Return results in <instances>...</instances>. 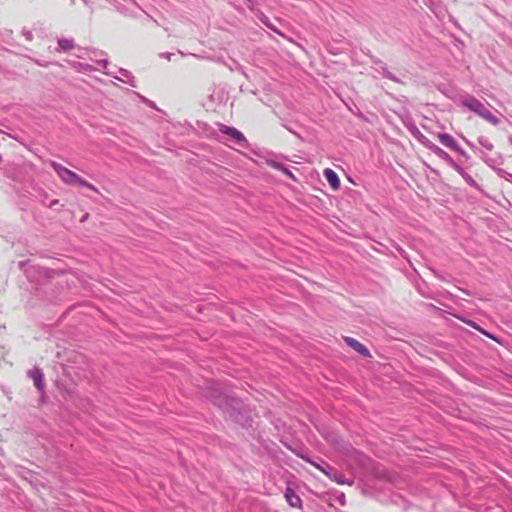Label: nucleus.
Listing matches in <instances>:
<instances>
[{
  "label": "nucleus",
  "instance_id": "1",
  "mask_svg": "<svg viewBox=\"0 0 512 512\" xmlns=\"http://www.w3.org/2000/svg\"><path fill=\"white\" fill-rule=\"evenodd\" d=\"M205 397L214 406L223 411L234 423L243 428L252 426V409L240 398L227 395L215 386H210L206 389Z\"/></svg>",
  "mask_w": 512,
  "mask_h": 512
},
{
  "label": "nucleus",
  "instance_id": "2",
  "mask_svg": "<svg viewBox=\"0 0 512 512\" xmlns=\"http://www.w3.org/2000/svg\"><path fill=\"white\" fill-rule=\"evenodd\" d=\"M460 103L463 107L476 113L478 116L485 119L487 122L491 123L492 125L496 126L500 123V119L498 117H496L494 114H492L485 107V105L480 100H478L476 97L466 93L460 97Z\"/></svg>",
  "mask_w": 512,
  "mask_h": 512
},
{
  "label": "nucleus",
  "instance_id": "3",
  "mask_svg": "<svg viewBox=\"0 0 512 512\" xmlns=\"http://www.w3.org/2000/svg\"><path fill=\"white\" fill-rule=\"evenodd\" d=\"M219 131L228 137L229 140L233 141L241 148H248L249 142L244 136V134L236 129L235 127L227 126L224 124H220Z\"/></svg>",
  "mask_w": 512,
  "mask_h": 512
},
{
  "label": "nucleus",
  "instance_id": "4",
  "mask_svg": "<svg viewBox=\"0 0 512 512\" xmlns=\"http://www.w3.org/2000/svg\"><path fill=\"white\" fill-rule=\"evenodd\" d=\"M52 169L56 172V174L61 178V180L68 185H76L80 180V176L73 172L72 170L64 167L58 162L52 161L50 163Z\"/></svg>",
  "mask_w": 512,
  "mask_h": 512
},
{
  "label": "nucleus",
  "instance_id": "5",
  "mask_svg": "<svg viewBox=\"0 0 512 512\" xmlns=\"http://www.w3.org/2000/svg\"><path fill=\"white\" fill-rule=\"evenodd\" d=\"M19 268L26 274L27 278L33 281L34 279V272L37 273L39 277H45V278H51L52 277V270H49L47 268L42 267H36L30 264V261H20L19 262Z\"/></svg>",
  "mask_w": 512,
  "mask_h": 512
},
{
  "label": "nucleus",
  "instance_id": "6",
  "mask_svg": "<svg viewBox=\"0 0 512 512\" xmlns=\"http://www.w3.org/2000/svg\"><path fill=\"white\" fill-rule=\"evenodd\" d=\"M370 61L372 64L377 65L379 68L377 71L386 79H389L395 83H402V81L391 71L388 70L387 66L376 56L371 55Z\"/></svg>",
  "mask_w": 512,
  "mask_h": 512
},
{
  "label": "nucleus",
  "instance_id": "7",
  "mask_svg": "<svg viewBox=\"0 0 512 512\" xmlns=\"http://www.w3.org/2000/svg\"><path fill=\"white\" fill-rule=\"evenodd\" d=\"M405 127L408 129V131L411 133V135L425 148L429 145L431 140H429L416 126V124L410 120L408 122H405Z\"/></svg>",
  "mask_w": 512,
  "mask_h": 512
},
{
  "label": "nucleus",
  "instance_id": "8",
  "mask_svg": "<svg viewBox=\"0 0 512 512\" xmlns=\"http://www.w3.org/2000/svg\"><path fill=\"white\" fill-rule=\"evenodd\" d=\"M426 149L430 150L432 153H434L441 160L445 161L452 168L457 163L445 150L434 144L432 141L429 143Z\"/></svg>",
  "mask_w": 512,
  "mask_h": 512
},
{
  "label": "nucleus",
  "instance_id": "9",
  "mask_svg": "<svg viewBox=\"0 0 512 512\" xmlns=\"http://www.w3.org/2000/svg\"><path fill=\"white\" fill-rule=\"evenodd\" d=\"M345 343L352 349H354L357 353L365 358H370L371 353L369 349L362 343H360L357 339L352 337H344Z\"/></svg>",
  "mask_w": 512,
  "mask_h": 512
},
{
  "label": "nucleus",
  "instance_id": "10",
  "mask_svg": "<svg viewBox=\"0 0 512 512\" xmlns=\"http://www.w3.org/2000/svg\"><path fill=\"white\" fill-rule=\"evenodd\" d=\"M267 164L271 168H273L275 170H278V171H281L288 178H290V179H292L294 181H297V179H296L295 175L293 174V172L291 171V169L287 165H285L283 162H280V161H277V160H273V159H269V160H267Z\"/></svg>",
  "mask_w": 512,
  "mask_h": 512
},
{
  "label": "nucleus",
  "instance_id": "11",
  "mask_svg": "<svg viewBox=\"0 0 512 512\" xmlns=\"http://www.w3.org/2000/svg\"><path fill=\"white\" fill-rule=\"evenodd\" d=\"M28 375L30 378L33 379L34 385L37 388V390L42 392L45 388L44 373L42 372V370L40 368L35 367L34 369L28 371Z\"/></svg>",
  "mask_w": 512,
  "mask_h": 512
},
{
  "label": "nucleus",
  "instance_id": "12",
  "mask_svg": "<svg viewBox=\"0 0 512 512\" xmlns=\"http://www.w3.org/2000/svg\"><path fill=\"white\" fill-rule=\"evenodd\" d=\"M479 158L494 170L497 169V166L504 163V159L500 154L496 155L495 157H490L484 151H479Z\"/></svg>",
  "mask_w": 512,
  "mask_h": 512
},
{
  "label": "nucleus",
  "instance_id": "13",
  "mask_svg": "<svg viewBox=\"0 0 512 512\" xmlns=\"http://www.w3.org/2000/svg\"><path fill=\"white\" fill-rule=\"evenodd\" d=\"M284 496L291 507L302 508V500L293 488L288 486L285 490Z\"/></svg>",
  "mask_w": 512,
  "mask_h": 512
},
{
  "label": "nucleus",
  "instance_id": "14",
  "mask_svg": "<svg viewBox=\"0 0 512 512\" xmlns=\"http://www.w3.org/2000/svg\"><path fill=\"white\" fill-rule=\"evenodd\" d=\"M325 179L333 190L340 188L341 182L338 174L331 168H326L323 172Z\"/></svg>",
  "mask_w": 512,
  "mask_h": 512
},
{
  "label": "nucleus",
  "instance_id": "15",
  "mask_svg": "<svg viewBox=\"0 0 512 512\" xmlns=\"http://www.w3.org/2000/svg\"><path fill=\"white\" fill-rule=\"evenodd\" d=\"M325 466L327 468V471H325V474L334 482L337 484H346V478L345 476L336 468L330 466L328 463H325Z\"/></svg>",
  "mask_w": 512,
  "mask_h": 512
},
{
  "label": "nucleus",
  "instance_id": "16",
  "mask_svg": "<svg viewBox=\"0 0 512 512\" xmlns=\"http://www.w3.org/2000/svg\"><path fill=\"white\" fill-rule=\"evenodd\" d=\"M437 138L443 146H445L446 148H449L450 150L455 151L459 146L457 141L448 133H445V132L438 133Z\"/></svg>",
  "mask_w": 512,
  "mask_h": 512
},
{
  "label": "nucleus",
  "instance_id": "17",
  "mask_svg": "<svg viewBox=\"0 0 512 512\" xmlns=\"http://www.w3.org/2000/svg\"><path fill=\"white\" fill-rule=\"evenodd\" d=\"M453 169L464 179V181L470 186L473 187L479 191H481L480 186L478 183L464 170V168L456 163L453 167Z\"/></svg>",
  "mask_w": 512,
  "mask_h": 512
},
{
  "label": "nucleus",
  "instance_id": "18",
  "mask_svg": "<svg viewBox=\"0 0 512 512\" xmlns=\"http://www.w3.org/2000/svg\"><path fill=\"white\" fill-rule=\"evenodd\" d=\"M118 72L120 76H114V78L123 83H127L132 87H137L136 79L130 71L124 68H120Z\"/></svg>",
  "mask_w": 512,
  "mask_h": 512
},
{
  "label": "nucleus",
  "instance_id": "19",
  "mask_svg": "<svg viewBox=\"0 0 512 512\" xmlns=\"http://www.w3.org/2000/svg\"><path fill=\"white\" fill-rule=\"evenodd\" d=\"M469 326L473 327L474 329H476L477 331H479L481 334L485 335L486 337L496 341V342H500L498 337L495 336L494 334L490 333L489 331L485 330L484 328H482L481 326H479L476 322L472 321V320H467L465 321Z\"/></svg>",
  "mask_w": 512,
  "mask_h": 512
},
{
  "label": "nucleus",
  "instance_id": "20",
  "mask_svg": "<svg viewBox=\"0 0 512 512\" xmlns=\"http://www.w3.org/2000/svg\"><path fill=\"white\" fill-rule=\"evenodd\" d=\"M59 50L63 52H67L74 47L73 39L60 38L58 39Z\"/></svg>",
  "mask_w": 512,
  "mask_h": 512
},
{
  "label": "nucleus",
  "instance_id": "21",
  "mask_svg": "<svg viewBox=\"0 0 512 512\" xmlns=\"http://www.w3.org/2000/svg\"><path fill=\"white\" fill-rule=\"evenodd\" d=\"M478 143L484 147L485 149L489 150V151H492L494 146L493 144L488 140V138L484 137V136H480L478 137L477 139Z\"/></svg>",
  "mask_w": 512,
  "mask_h": 512
},
{
  "label": "nucleus",
  "instance_id": "22",
  "mask_svg": "<svg viewBox=\"0 0 512 512\" xmlns=\"http://www.w3.org/2000/svg\"><path fill=\"white\" fill-rule=\"evenodd\" d=\"M298 456H299V457H301L302 459H304L305 461H307V462L311 463L312 465H314L316 468H318V469H319L320 471H322L324 474H325V471H327V468H326V466H325V463H326V462H324V461H323V462H322V465H320V464H317V463H315V462L311 461V460L309 459V457L305 456L304 454H298Z\"/></svg>",
  "mask_w": 512,
  "mask_h": 512
},
{
  "label": "nucleus",
  "instance_id": "23",
  "mask_svg": "<svg viewBox=\"0 0 512 512\" xmlns=\"http://www.w3.org/2000/svg\"><path fill=\"white\" fill-rule=\"evenodd\" d=\"M78 186H81V187H85V188H88L94 192H98V189L90 182H88L87 180L83 179L80 177V180L77 182Z\"/></svg>",
  "mask_w": 512,
  "mask_h": 512
},
{
  "label": "nucleus",
  "instance_id": "24",
  "mask_svg": "<svg viewBox=\"0 0 512 512\" xmlns=\"http://www.w3.org/2000/svg\"><path fill=\"white\" fill-rule=\"evenodd\" d=\"M461 138L468 145V147H470L479 156V151H482V150L479 149L473 142H471L465 136L462 135Z\"/></svg>",
  "mask_w": 512,
  "mask_h": 512
},
{
  "label": "nucleus",
  "instance_id": "25",
  "mask_svg": "<svg viewBox=\"0 0 512 512\" xmlns=\"http://www.w3.org/2000/svg\"><path fill=\"white\" fill-rule=\"evenodd\" d=\"M496 173L498 176L502 177V178H505L509 181L512 180V174H510L509 172H507L506 170L504 169H501V168H497L496 170Z\"/></svg>",
  "mask_w": 512,
  "mask_h": 512
},
{
  "label": "nucleus",
  "instance_id": "26",
  "mask_svg": "<svg viewBox=\"0 0 512 512\" xmlns=\"http://www.w3.org/2000/svg\"><path fill=\"white\" fill-rule=\"evenodd\" d=\"M478 512H506L503 507L495 505V506H488L483 511Z\"/></svg>",
  "mask_w": 512,
  "mask_h": 512
},
{
  "label": "nucleus",
  "instance_id": "27",
  "mask_svg": "<svg viewBox=\"0 0 512 512\" xmlns=\"http://www.w3.org/2000/svg\"><path fill=\"white\" fill-rule=\"evenodd\" d=\"M261 21L262 23L268 27L269 29H271L272 31L274 32H278V30L274 27V25L269 21L268 17L264 16L261 18Z\"/></svg>",
  "mask_w": 512,
  "mask_h": 512
},
{
  "label": "nucleus",
  "instance_id": "28",
  "mask_svg": "<svg viewBox=\"0 0 512 512\" xmlns=\"http://www.w3.org/2000/svg\"><path fill=\"white\" fill-rule=\"evenodd\" d=\"M336 500L338 501V503L341 506H345L346 505V497H345V494L343 492H340V493L337 494Z\"/></svg>",
  "mask_w": 512,
  "mask_h": 512
},
{
  "label": "nucleus",
  "instance_id": "29",
  "mask_svg": "<svg viewBox=\"0 0 512 512\" xmlns=\"http://www.w3.org/2000/svg\"><path fill=\"white\" fill-rule=\"evenodd\" d=\"M459 155H461L466 160L470 159V156L466 153V151L459 145L458 148L455 150Z\"/></svg>",
  "mask_w": 512,
  "mask_h": 512
},
{
  "label": "nucleus",
  "instance_id": "30",
  "mask_svg": "<svg viewBox=\"0 0 512 512\" xmlns=\"http://www.w3.org/2000/svg\"><path fill=\"white\" fill-rule=\"evenodd\" d=\"M23 36L26 38V40L31 41L33 39V34L31 31L23 29L22 30Z\"/></svg>",
  "mask_w": 512,
  "mask_h": 512
},
{
  "label": "nucleus",
  "instance_id": "31",
  "mask_svg": "<svg viewBox=\"0 0 512 512\" xmlns=\"http://www.w3.org/2000/svg\"><path fill=\"white\" fill-rule=\"evenodd\" d=\"M396 250H397L398 254H399L401 257H403V258H405V259H407V258H408V257H407V252H406L402 247L397 246V247H396Z\"/></svg>",
  "mask_w": 512,
  "mask_h": 512
},
{
  "label": "nucleus",
  "instance_id": "32",
  "mask_svg": "<svg viewBox=\"0 0 512 512\" xmlns=\"http://www.w3.org/2000/svg\"><path fill=\"white\" fill-rule=\"evenodd\" d=\"M143 101L149 106V107H152V108H156L155 106V103L147 98H144L143 97Z\"/></svg>",
  "mask_w": 512,
  "mask_h": 512
},
{
  "label": "nucleus",
  "instance_id": "33",
  "mask_svg": "<svg viewBox=\"0 0 512 512\" xmlns=\"http://www.w3.org/2000/svg\"><path fill=\"white\" fill-rule=\"evenodd\" d=\"M97 63L101 64L104 68H106L109 64V61H108V59H101V60H97Z\"/></svg>",
  "mask_w": 512,
  "mask_h": 512
},
{
  "label": "nucleus",
  "instance_id": "34",
  "mask_svg": "<svg viewBox=\"0 0 512 512\" xmlns=\"http://www.w3.org/2000/svg\"><path fill=\"white\" fill-rule=\"evenodd\" d=\"M59 203V200L58 199H54L52 200L49 204H48V207L52 208L54 207L55 205H57Z\"/></svg>",
  "mask_w": 512,
  "mask_h": 512
},
{
  "label": "nucleus",
  "instance_id": "35",
  "mask_svg": "<svg viewBox=\"0 0 512 512\" xmlns=\"http://www.w3.org/2000/svg\"><path fill=\"white\" fill-rule=\"evenodd\" d=\"M289 132H291L292 134H294L295 136H297L298 138H300V135L295 132L294 130L290 129V128H287Z\"/></svg>",
  "mask_w": 512,
  "mask_h": 512
},
{
  "label": "nucleus",
  "instance_id": "36",
  "mask_svg": "<svg viewBox=\"0 0 512 512\" xmlns=\"http://www.w3.org/2000/svg\"><path fill=\"white\" fill-rule=\"evenodd\" d=\"M163 56H164L165 58H167L168 60H170V59H171L172 54L167 52V53H164V54H163Z\"/></svg>",
  "mask_w": 512,
  "mask_h": 512
},
{
  "label": "nucleus",
  "instance_id": "37",
  "mask_svg": "<svg viewBox=\"0 0 512 512\" xmlns=\"http://www.w3.org/2000/svg\"><path fill=\"white\" fill-rule=\"evenodd\" d=\"M3 350H4V347L0 346V357H2V356H3V354H4V351H3Z\"/></svg>",
  "mask_w": 512,
  "mask_h": 512
},
{
  "label": "nucleus",
  "instance_id": "38",
  "mask_svg": "<svg viewBox=\"0 0 512 512\" xmlns=\"http://www.w3.org/2000/svg\"><path fill=\"white\" fill-rule=\"evenodd\" d=\"M509 140H510V143L512 144V136L509 138Z\"/></svg>",
  "mask_w": 512,
  "mask_h": 512
},
{
  "label": "nucleus",
  "instance_id": "39",
  "mask_svg": "<svg viewBox=\"0 0 512 512\" xmlns=\"http://www.w3.org/2000/svg\"><path fill=\"white\" fill-rule=\"evenodd\" d=\"M70 1H71V3H72V4H74V3H75V0H70Z\"/></svg>",
  "mask_w": 512,
  "mask_h": 512
}]
</instances>
